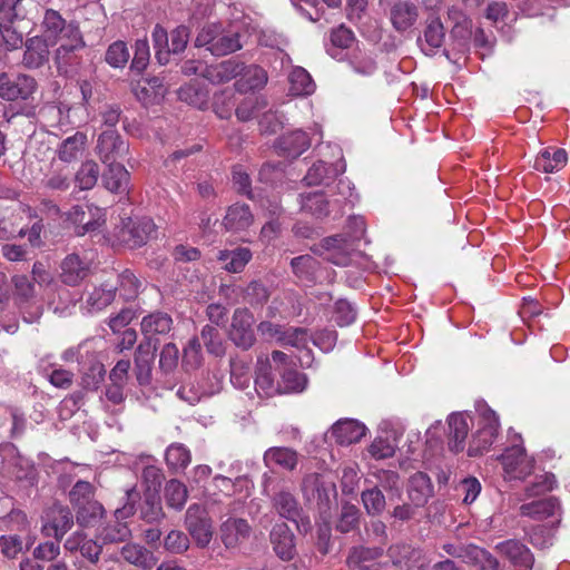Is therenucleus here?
<instances>
[{"instance_id": "nucleus-14", "label": "nucleus", "mask_w": 570, "mask_h": 570, "mask_svg": "<svg viewBox=\"0 0 570 570\" xmlns=\"http://www.w3.org/2000/svg\"><path fill=\"white\" fill-rule=\"evenodd\" d=\"M312 130V137H308L303 130H294L282 136L278 140L279 150L288 157H298L309 148L314 136H318V140L322 139V130L317 125Z\"/></svg>"}, {"instance_id": "nucleus-34", "label": "nucleus", "mask_w": 570, "mask_h": 570, "mask_svg": "<svg viewBox=\"0 0 570 570\" xmlns=\"http://www.w3.org/2000/svg\"><path fill=\"white\" fill-rule=\"evenodd\" d=\"M274 510L279 517L296 522L301 514V507L296 498L286 490H279L272 498Z\"/></svg>"}, {"instance_id": "nucleus-21", "label": "nucleus", "mask_w": 570, "mask_h": 570, "mask_svg": "<svg viewBox=\"0 0 570 570\" xmlns=\"http://www.w3.org/2000/svg\"><path fill=\"white\" fill-rule=\"evenodd\" d=\"M444 27L439 18H430L426 22L423 38H419V45L422 51L428 55H434L444 42Z\"/></svg>"}, {"instance_id": "nucleus-24", "label": "nucleus", "mask_w": 570, "mask_h": 570, "mask_svg": "<svg viewBox=\"0 0 570 570\" xmlns=\"http://www.w3.org/2000/svg\"><path fill=\"white\" fill-rule=\"evenodd\" d=\"M120 554L125 561L142 570H151L158 561L154 552L137 543L125 544Z\"/></svg>"}, {"instance_id": "nucleus-47", "label": "nucleus", "mask_w": 570, "mask_h": 570, "mask_svg": "<svg viewBox=\"0 0 570 570\" xmlns=\"http://www.w3.org/2000/svg\"><path fill=\"white\" fill-rule=\"evenodd\" d=\"M302 210L322 218L328 214V202L322 193H313L302 196L301 200Z\"/></svg>"}, {"instance_id": "nucleus-9", "label": "nucleus", "mask_w": 570, "mask_h": 570, "mask_svg": "<svg viewBox=\"0 0 570 570\" xmlns=\"http://www.w3.org/2000/svg\"><path fill=\"white\" fill-rule=\"evenodd\" d=\"M12 284L16 298L22 308L23 320L27 323L37 322L42 315V307L30 303L35 297V284L26 275H14Z\"/></svg>"}, {"instance_id": "nucleus-64", "label": "nucleus", "mask_w": 570, "mask_h": 570, "mask_svg": "<svg viewBox=\"0 0 570 570\" xmlns=\"http://www.w3.org/2000/svg\"><path fill=\"white\" fill-rule=\"evenodd\" d=\"M556 485V478L552 473L537 475L531 485L527 487V497H535L551 491Z\"/></svg>"}, {"instance_id": "nucleus-36", "label": "nucleus", "mask_w": 570, "mask_h": 570, "mask_svg": "<svg viewBox=\"0 0 570 570\" xmlns=\"http://www.w3.org/2000/svg\"><path fill=\"white\" fill-rule=\"evenodd\" d=\"M389 556L393 566L400 570H410L421 559V551L410 544H395L390 547Z\"/></svg>"}, {"instance_id": "nucleus-54", "label": "nucleus", "mask_w": 570, "mask_h": 570, "mask_svg": "<svg viewBox=\"0 0 570 570\" xmlns=\"http://www.w3.org/2000/svg\"><path fill=\"white\" fill-rule=\"evenodd\" d=\"M130 53L126 42L115 41L106 51V61L115 68H122L128 62Z\"/></svg>"}, {"instance_id": "nucleus-32", "label": "nucleus", "mask_w": 570, "mask_h": 570, "mask_svg": "<svg viewBox=\"0 0 570 570\" xmlns=\"http://www.w3.org/2000/svg\"><path fill=\"white\" fill-rule=\"evenodd\" d=\"M254 220L249 207L245 204H234L224 217L223 224L227 230L239 232L247 229Z\"/></svg>"}, {"instance_id": "nucleus-60", "label": "nucleus", "mask_w": 570, "mask_h": 570, "mask_svg": "<svg viewBox=\"0 0 570 570\" xmlns=\"http://www.w3.org/2000/svg\"><path fill=\"white\" fill-rule=\"evenodd\" d=\"M362 501L368 514H379L385 508V498L377 488L364 491L362 493Z\"/></svg>"}, {"instance_id": "nucleus-48", "label": "nucleus", "mask_w": 570, "mask_h": 570, "mask_svg": "<svg viewBox=\"0 0 570 570\" xmlns=\"http://www.w3.org/2000/svg\"><path fill=\"white\" fill-rule=\"evenodd\" d=\"M75 511L79 525L91 527L102 517L104 507L97 500H94L88 504L80 505Z\"/></svg>"}, {"instance_id": "nucleus-30", "label": "nucleus", "mask_w": 570, "mask_h": 570, "mask_svg": "<svg viewBox=\"0 0 570 570\" xmlns=\"http://www.w3.org/2000/svg\"><path fill=\"white\" fill-rule=\"evenodd\" d=\"M281 379L277 381V393H301L307 385L305 374L298 372L292 365H284L279 372Z\"/></svg>"}, {"instance_id": "nucleus-8", "label": "nucleus", "mask_w": 570, "mask_h": 570, "mask_svg": "<svg viewBox=\"0 0 570 570\" xmlns=\"http://www.w3.org/2000/svg\"><path fill=\"white\" fill-rule=\"evenodd\" d=\"M96 148L100 160L105 165L119 163L129 150L128 144L111 128L100 134Z\"/></svg>"}, {"instance_id": "nucleus-23", "label": "nucleus", "mask_w": 570, "mask_h": 570, "mask_svg": "<svg viewBox=\"0 0 570 570\" xmlns=\"http://www.w3.org/2000/svg\"><path fill=\"white\" fill-rule=\"evenodd\" d=\"M255 390L261 396H273L277 393V382L272 372V364L266 356L257 357Z\"/></svg>"}, {"instance_id": "nucleus-3", "label": "nucleus", "mask_w": 570, "mask_h": 570, "mask_svg": "<svg viewBox=\"0 0 570 570\" xmlns=\"http://www.w3.org/2000/svg\"><path fill=\"white\" fill-rule=\"evenodd\" d=\"M65 362H78L79 364L89 363L92 376L85 374L82 377V385L85 389H97L104 376V367L100 363L95 362V354L91 342L86 341L76 347L66 350L62 355Z\"/></svg>"}, {"instance_id": "nucleus-27", "label": "nucleus", "mask_w": 570, "mask_h": 570, "mask_svg": "<svg viewBox=\"0 0 570 570\" xmlns=\"http://www.w3.org/2000/svg\"><path fill=\"white\" fill-rule=\"evenodd\" d=\"M173 323L169 314L158 311L142 317L140 330L148 340H151L156 335H167L173 328Z\"/></svg>"}, {"instance_id": "nucleus-6", "label": "nucleus", "mask_w": 570, "mask_h": 570, "mask_svg": "<svg viewBox=\"0 0 570 570\" xmlns=\"http://www.w3.org/2000/svg\"><path fill=\"white\" fill-rule=\"evenodd\" d=\"M37 82L28 75H0V97L7 101L27 100L35 94Z\"/></svg>"}, {"instance_id": "nucleus-51", "label": "nucleus", "mask_w": 570, "mask_h": 570, "mask_svg": "<svg viewBox=\"0 0 570 570\" xmlns=\"http://www.w3.org/2000/svg\"><path fill=\"white\" fill-rule=\"evenodd\" d=\"M252 380L250 366L243 360H234L230 363V382L239 390H244L249 386Z\"/></svg>"}, {"instance_id": "nucleus-39", "label": "nucleus", "mask_w": 570, "mask_h": 570, "mask_svg": "<svg viewBox=\"0 0 570 570\" xmlns=\"http://www.w3.org/2000/svg\"><path fill=\"white\" fill-rule=\"evenodd\" d=\"M264 462L268 468L278 466L291 471L297 465V453L289 448H271L264 454Z\"/></svg>"}, {"instance_id": "nucleus-55", "label": "nucleus", "mask_w": 570, "mask_h": 570, "mask_svg": "<svg viewBox=\"0 0 570 570\" xmlns=\"http://www.w3.org/2000/svg\"><path fill=\"white\" fill-rule=\"evenodd\" d=\"M216 392V389L214 386L212 387H205V386H195L194 384L189 385H183L178 389L177 395L180 400L189 403V404H196L199 402L204 396L213 395Z\"/></svg>"}, {"instance_id": "nucleus-2", "label": "nucleus", "mask_w": 570, "mask_h": 570, "mask_svg": "<svg viewBox=\"0 0 570 570\" xmlns=\"http://www.w3.org/2000/svg\"><path fill=\"white\" fill-rule=\"evenodd\" d=\"M352 223L355 226V232L352 236L336 235L323 240L322 255L324 259L337 266H347L360 255L356 250V242L363 236L365 225L362 218H353Z\"/></svg>"}, {"instance_id": "nucleus-46", "label": "nucleus", "mask_w": 570, "mask_h": 570, "mask_svg": "<svg viewBox=\"0 0 570 570\" xmlns=\"http://www.w3.org/2000/svg\"><path fill=\"white\" fill-rule=\"evenodd\" d=\"M188 497L187 488L178 480H170L165 485V499L169 507L180 510Z\"/></svg>"}, {"instance_id": "nucleus-43", "label": "nucleus", "mask_w": 570, "mask_h": 570, "mask_svg": "<svg viewBox=\"0 0 570 570\" xmlns=\"http://www.w3.org/2000/svg\"><path fill=\"white\" fill-rule=\"evenodd\" d=\"M289 83L293 95L304 96L314 91L315 83L309 73L302 67H295L289 73Z\"/></svg>"}, {"instance_id": "nucleus-50", "label": "nucleus", "mask_w": 570, "mask_h": 570, "mask_svg": "<svg viewBox=\"0 0 570 570\" xmlns=\"http://www.w3.org/2000/svg\"><path fill=\"white\" fill-rule=\"evenodd\" d=\"M87 213L85 212L82 206H73L68 212V219L77 225V234L85 235L88 232H92L98 228L100 225V216L96 219L89 218L86 219Z\"/></svg>"}, {"instance_id": "nucleus-53", "label": "nucleus", "mask_w": 570, "mask_h": 570, "mask_svg": "<svg viewBox=\"0 0 570 570\" xmlns=\"http://www.w3.org/2000/svg\"><path fill=\"white\" fill-rule=\"evenodd\" d=\"M69 499L75 510L88 504L95 500L94 487L87 481H78L70 490Z\"/></svg>"}, {"instance_id": "nucleus-17", "label": "nucleus", "mask_w": 570, "mask_h": 570, "mask_svg": "<svg viewBox=\"0 0 570 570\" xmlns=\"http://www.w3.org/2000/svg\"><path fill=\"white\" fill-rule=\"evenodd\" d=\"M419 18V9L409 0H399L390 9V20L393 28L404 32L412 28Z\"/></svg>"}, {"instance_id": "nucleus-41", "label": "nucleus", "mask_w": 570, "mask_h": 570, "mask_svg": "<svg viewBox=\"0 0 570 570\" xmlns=\"http://www.w3.org/2000/svg\"><path fill=\"white\" fill-rule=\"evenodd\" d=\"M166 464L173 472L184 471L191 461L189 449L183 443H171L165 452Z\"/></svg>"}, {"instance_id": "nucleus-38", "label": "nucleus", "mask_w": 570, "mask_h": 570, "mask_svg": "<svg viewBox=\"0 0 570 570\" xmlns=\"http://www.w3.org/2000/svg\"><path fill=\"white\" fill-rule=\"evenodd\" d=\"M267 72L259 66H242L240 78L236 82L238 91L262 89L267 83Z\"/></svg>"}, {"instance_id": "nucleus-62", "label": "nucleus", "mask_w": 570, "mask_h": 570, "mask_svg": "<svg viewBox=\"0 0 570 570\" xmlns=\"http://www.w3.org/2000/svg\"><path fill=\"white\" fill-rule=\"evenodd\" d=\"M307 342L308 335L304 328L284 327L283 334L279 336V343L282 345H289L297 348L305 347Z\"/></svg>"}, {"instance_id": "nucleus-58", "label": "nucleus", "mask_w": 570, "mask_h": 570, "mask_svg": "<svg viewBox=\"0 0 570 570\" xmlns=\"http://www.w3.org/2000/svg\"><path fill=\"white\" fill-rule=\"evenodd\" d=\"M202 341L204 342L207 351L210 354L216 356H220L225 353V347L223 341L217 332V330L210 325H206L203 327L200 333Z\"/></svg>"}, {"instance_id": "nucleus-10", "label": "nucleus", "mask_w": 570, "mask_h": 570, "mask_svg": "<svg viewBox=\"0 0 570 570\" xmlns=\"http://www.w3.org/2000/svg\"><path fill=\"white\" fill-rule=\"evenodd\" d=\"M504 473L507 478L522 480L527 478L533 469V460L524 453L520 444H513L501 455Z\"/></svg>"}, {"instance_id": "nucleus-18", "label": "nucleus", "mask_w": 570, "mask_h": 570, "mask_svg": "<svg viewBox=\"0 0 570 570\" xmlns=\"http://www.w3.org/2000/svg\"><path fill=\"white\" fill-rule=\"evenodd\" d=\"M366 432L364 424L356 420L343 419L338 420L331 428V438L341 445H348L358 442Z\"/></svg>"}, {"instance_id": "nucleus-15", "label": "nucleus", "mask_w": 570, "mask_h": 570, "mask_svg": "<svg viewBox=\"0 0 570 570\" xmlns=\"http://www.w3.org/2000/svg\"><path fill=\"white\" fill-rule=\"evenodd\" d=\"M568 161V154L564 149L548 146L542 148L533 163V168L544 174H552L561 170Z\"/></svg>"}, {"instance_id": "nucleus-5", "label": "nucleus", "mask_w": 570, "mask_h": 570, "mask_svg": "<svg viewBox=\"0 0 570 570\" xmlns=\"http://www.w3.org/2000/svg\"><path fill=\"white\" fill-rule=\"evenodd\" d=\"M186 529L196 544L205 548L213 538V527L206 509L199 504H191L186 512Z\"/></svg>"}, {"instance_id": "nucleus-31", "label": "nucleus", "mask_w": 570, "mask_h": 570, "mask_svg": "<svg viewBox=\"0 0 570 570\" xmlns=\"http://www.w3.org/2000/svg\"><path fill=\"white\" fill-rule=\"evenodd\" d=\"M102 174L104 186L111 193L124 194L128 190L129 173L120 163L108 164Z\"/></svg>"}, {"instance_id": "nucleus-12", "label": "nucleus", "mask_w": 570, "mask_h": 570, "mask_svg": "<svg viewBox=\"0 0 570 570\" xmlns=\"http://www.w3.org/2000/svg\"><path fill=\"white\" fill-rule=\"evenodd\" d=\"M253 322L254 317L247 309L238 308L235 311L229 337L237 346L246 350L254 344Z\"/></svg>"}, {"instance_id": "nucleus-35", "label": "nucleus", "mask_w": 570, "mask_h": 570, "mask_svg": "<svg viewBox=\"0 0 570 570\" xmlns=\"http://www.w3.org/2000/svg\"><path fill=\"white\" fill-rule=\"evenodd\" d=\"M217 259L222 268L229 273H240L252 259V252L246 247H238L233 250H220Z\"/></svg>"}, {"instance_id": "nucleus-61", "label": "nucleus", "mask_w": 570, "mask_h": 570, "mask_svg": "<svg viewBox=\"0 0 570 570\" xmlns=\"http://www.w3.org/2000/svg\"><path fill=\"white\" fill-rule=\"evenodd\" d=\"M179 361V350L174 343L164 345L159 355V367L165 374L174 372Z\"/></svg>"}, {"instance_id": "nucleus-19", "label": "nucleus", "mask_w": 570, "mask_h": 570, "mask_svg": "<svg viewBox=\"0 0 570 570\" xmlns=\"http://www.w3.org/2000/svg\"><path fill=\"white\" fill-rule=\"evenodd\" d=\"M271 542L282 560H292L296 554L294 534L286 523H277L271 531Z\"/></svg>"}, {"instance_id": "nucleus-7", "label": "nucleus", "mask_w": 570, "mask_h": 570, "mask_svg": "<svg viewBox=\"0 0 570 570\" xmlns=\"http://www.w3.org/2000/svg\"><path fill=\"white\" fill-rule=\"evenodd\" d=\"M72 524L73 515L70 510L67 507L55 503L45 513L42 533L46 537H53L57 541H60L71 529Z\"/></svg>"}, {"instance_id": "nucleus-52", "label": "nucleus", "mask_w": 570, "mask_h": 570, "mask_svg": "<svg viewBox=\"0 0 570 570\" xmlns=\"http://www.w3.org/2000/svg\"><path fill=\"white\" fill-rule=\"evenodd\" d=\"M118 282L120 296L125 301H131L138 296L141 283L132 272L124 271L118 276Z\"/></svg>"}, {"instance_id": "nucleus-20", "label": "nucleus", "mask_w": 570, "mask_h": 570, "mask_svg": "<svg viewBox=\"0 0 570 570\" xmlns=\"http://www.w3.org/2000/svg\"><path fill=\"white\" fill-rule=\"evenodd\" d=\"M250 531L245 519L229 518L220 525V538L226 548H235L249 538Z\"/></svg>"}, {"instance_id": "nucleus-22", "label": "nucleus", "mask_w": 570, "mask_h": 570, "mask_svg": "<svg viewBox=\"0 0 570 570\" xmlns=\"http://www.w3.org/2000/svg\"><path fill=\"white\" fill-rule=\"evenodd\" d=\"M89 275V263L82 261L78 255L70 254L61 263V281L76 286Z\"/></svg>"}, {"instance_id": "nucleus-33", "label": "nucleus", "mask_w": 570, "mask_h": 570, "mask_svg": "<svg viewBox=\"0 0 570 570\" xmlns=\"http://www.w3.org/2000/svg\"><path fill=\"white\" fill-rule=\"evenodd\" d=\"M409 498L416 507L424 505L433 494V487L428 474L417 472L409 480Z\"/></svg>"}, {"instance_id": "nucleus-25", "label": "nucleus", "mask_w": 570, "mask_h": 570, "mask_svg": "<svg viewBox=\"0 0 570 570\" xmlns=\"http://www.w3.org/2000/svg\"><path fill=\"white\" fill-rule=\"evenodd\" d=\"M87 141V135L81 131L63 139L56 151L59 160L67 164L78 160L86 149Z\"/></svg>"}, {"instance_id": "nucleus-57", "label": "nucleus", "mask_w": 570, "mask_h": 570, "mask_svg": "<svg viewBox=\"0 0 570 570\" xmlns=\"http://www.w3.org/2000/svg\"><path fill=\"white\" fill-rule=\"evenodd\" d=\"M358 519L360 510L355 505L346 503L342 507L336 529L342 533H347L357 527Z\"/></svg>"}, {"instance_id": "nucleus-26", "label": "nucleus", "mask_w": 570, "mask_h": 570, "mask_svg": "<svg viewBox=\"0 0 570 570\" xmlns=\"http://www.w3.org/2000/svg\"><path fill=\"white\" fill-rule=\"evenodd\" d=\"M242 65L235 60H225L217 65L205 66L203 77L214 85L230 81L240 75Z\"/></svg>"}, {"instance_id": "nucleus-42", "label": "nucleus", "mask_w": 570, "mask_h": 570, "mask_svg": "<svg viewBox=\"0 0 570 570\" xmlns=\"http://www.w3.org/2000/svg\"><path fill=\"white\" fill-rule=\"evenodd\" d=\"M466 563L472 564L476 570H499L498 560L484 549L476 546H468Z\"/></svg>"}, {"instance_id": "nucleus-37", "label": "nucleus", "mask_w": 570, "mask_h": 570, "mask_svg": "<svg viewBox=\"0 0 570 570\" xmlns=\"http://www.w3.org/2000/svg\"><path fill=\"white\" fill-rule=\"evenodd\" d=\"M559 502L556 498H547L539 501L522 504L520 513L534 520H544L554 517L559 512Z\"/></svg>"}, {"instance_id": "nucleus-44", "label": "nucleus", "mask_w": 570, "mask_h": 570, "mask_svg": "<svg viewBox=\"0 0 570 570\" xmlns=\"http://www.w3.org/2000/svg\"><path fill=\"white\" fill-rule=\"evenodd\" d=\"M243 47L238 32L220 30L212 47L215 56H225L239 50Z\"/></svg>"}, {"instance_id": "nucleus-63", "label": "nucleus", "mask_w": 570, "mask_h": 570, "mask_svg": "<svg viewBox=\"0 0 570 570\" xmlns=\"http://www.w3.org/2000/svg\"><path fill=\"white\" fill-rule=\"evenodd\" d=\"M164 547L170 553L180 554L189 548V539L183 531L171 530L164 540Z\"/></svg>"}, {"instance_id": "nucleus-16", "label": "nucleus", "mask_w": 570, "mask_h": 570, "mask_svg": "<svg viewBox=\"0 0 570 570\" xmlns=\"http://www.w3.org/2000/svg\"><path fill=\"white\" fill-rule=\"evenodd\" d=\"M449 448L452 452H461L471 428V417L466 413H452L448 419Z\"/></svg>"}, {"instance_id": "nucleus-28", "label": "nucleus", "mask_w": 570, "mask_h": 570, "mask_svg": "<svg viewBox=\"0 0 570 570\" xmlns=\"http://www.w3.org/2000/svg\"><path fill=\"white\" fill-rule=\"evenodd\" d=\"M52 47L40 36L32 37L26 41L23 63L28 68L41 67L49 57V48Z\"/></svg>"}, {"instance_id": "nucleus-40", "label": "nucleus", "mask_w": 570, "mask_h": 570, "mask_svg": "<svg viewBox=\"0 0 570 570\" xmlns=\"http://www.w3.org/2000/svg\"><path fill=\"white\" fill-rule=\"evenodd\" d=\"M126 512V509L116 510V521L114 523H108L100 530L99 538L104 543L121 542L130 537V530L128 525L119 520L120 518L125 517Z\"/></svg>"}, {"instance_id": "nucleus-59", "label": "nucleus", "mask_w": 570, "mask_h": 570, "mask_svg": "<svg viewBox=\"0 0 570 570\" xmlns=\"http://www.w3.org/2000/svg\"><path fill=\"white\" fill-rule=\"evenodd\" d=\"M12 19L9 17L8 21L0 22V33L8 50L18 49L23 45V36L13 27Z\"/></svg>"}, {"instance_id": "nucleus-49", "label": "nucleus", "mask_w": 570, "mask_h": 570, "mask_svg": "<svg viewBox=\"0 0 570 570\" xmlns=\"http://www.w3.org/2000/svg\"><path fill=\"white\" fill-rule=\"evenodd\" d=\"M266 108V101L256 96L246 97L236 108V116L242 121L250 120L258 117L263 109Z\"/></svg>"}, {"instance_id": "nucleus-4", "label": "nucleus", "mask_w": 570, "mask_h": 570, "mask_svg": "<svg viewBox=\"0 0 570 570\" xmlns=\"http://www.w3.org/2000/svg\"><path fill=\"white\" fill-rule=\"evenodd\" d=\"M155 232L156 226L150 218H128L118 228L116 237L119 243L135 248L146 244Z\"/></svg>"}, {"instance_id": "nucleus-1", "label": "nucleus", "mask_w": 570, "mask_h": 570, "mask_svg": "<svg viewBox=\"0 0 570 570\" xmlns=\"http://www.w3.org/2000/svg\"><path fill=\"white\" fill-rule=\"evenodd\" d=\"M40 37L56 49L55 60L59 69L70 63L71 53L86 47L82 33L77 21H67L62 14L51 8L43 11L40 22Z\"/></svg>"}, {"instance_id": "nucleus-29", "label": "nucleus", "mask_w": 570, "mask_h": 570, "mask_svg": "<svg viewBox=\"0 0 570 570\" xmlns=\"http://www.w3.org/2000/svg\"><path fill=\"white\" fill-rule=\"evenodd\" d=\"M117 287L114 284L102 283L100 286L94 287L87 294L85 307L89 313H96L109 306L116 297Z\"/></svg>"}, {"instance_id": "nucleus-45", "label": "nucleus", "mask_w": 570, "mask_h": 570, "mask_svg": "<svg viewBox=\"0 0 570 570\" xmlns=\"http://www.w3.org/2000/svg\"><path fill=\"white\" fill-rule=\"evenodd\" d=\"M99 166L94 160L83 161L76 173L75 180L81 190L91 189L99 178Z\"/></svg>"}, {"instance_id": "nucleus-11", "label": "nucleus", "mask_w": 570, "mask_h": 570, "mask_svg": "<svg viewBox=\"0 0 570 570\" xmlns=\"http://www.w3.org/2000/svg\"><path fill=\"white\" fill-rule=\"evenodd\" d=\"M499 429V420L495 413L487 410L483 414L480 428L473 435L469 445L468 453L470 456H476L487 451L493 443Z\"/></svg>"}, {"instance_id": "nucleus-56", "label": "nucleus", "mask_w": 570, "mask_h": 570, "mask_svg": "<svg viewBox=\"0 0 570 570\" xmlns=\"http://www.w3.org/2000/svg\"><path fill=\"white\" fill-rule=\"evenodd\" d=\"M350 65L353 70L361 76H371L376 70V62L374 59L361 50L353 52L350 58Z\"/></svg>"}, {"instance_id": "nucleus-13", "label": "nucleus", "mask_w": 570, "mask_h": 570, "mask_svg": "<svg viewBox=\"0 0 570 570\" xmlns=\"http://www.w3.org/2000/svg\"><path fill=\"white\" fill-rule=\"evenodd\" d=\"M495 550L505 557L513 570H531L534 563V558L531 551L521 542L517 540H507L499 542Z\"/></svg>"}]
</instances>
